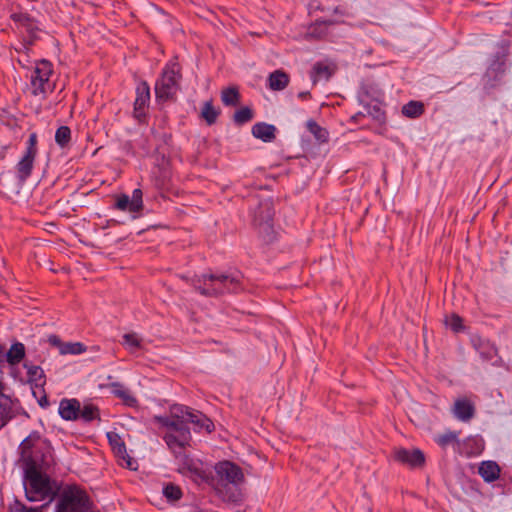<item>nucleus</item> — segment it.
<instances>
[{
    "instance_id": "14",
    "label": "nucleus",
    "mask_w": 512,
    "mask_h": 512,
    "mask_svg": "<svg viewBox=\"0 0 512 512\" xmlns=\"http://www.w3.org/2000/svg\"><path fill=\"white\" fill-rule=\"evenodd\" d=\"M58 411L64 420L75 421L79 419L80 402L77 399H62Z\"/></svg>"
},
{
    "instance_id": "11",
    "label": "nucleus",
    "mask_w": 512,
    "mask_h": 512,
    "mask_svg": "<svg viewBox=\"0 0 512 512\" xmlns=\"http://www.w3.org/2000/svg\"><path fill=\"white\" fill-rule=\"evenodd\" d=\"M48 342L52 346H55L59 349V353L61 355H78L82 354L86 351V347L81 342H62L61 339L57 335H50L48 337Z\"/></svg>"
},
{
    "instance_id": "33",
    "label": "nucleus",
    "mask_w": 512,
    "mask_h": 512,
    "mask_svg": "<svg viewBox=\"0 0 512 512\" xmlns=\"http://www.w3.org/2000/svg\"><path fill=\"white\" fill-rule=\"evenodd\" d=\"M253 111L249 107L238 109L233 115V121L238 125H243L253 119Z\"/></svg>"
},
{
    "instance_id": "44",
    "label": "nucleus",
    "mask_w": 512,
    "mask_h": 512,
    "mask_svg": "<svg viewBox=\"0 0 512 512\" xmlns=\"http://www.w3.org/2000/svg\"><path fill=\"white\" fill-rule=\"evenodd\" d=\"M310 97H311V94L309 91H303L298 94V98H300L301 100H306V99H309Z\"/></svg>"
},
{
    "instance_id": "26",
    "label": "nucleus",
    "mask_w": 512,
    "mask_h": 512,
    "mask_svg": "<svg viewBox=\"0 0 512 512\" xmlns=\"http://www.w3.org/2000/svg\"><path fill=\"white\" fill-rule=\"evenodd\" d=\"M474 346L484 360H492L497 354L495 346L490 344L488 341L479 339L478 343L474 342Z\"/></svg>"
},
{
    "instance_id": "23",
    "label": "nucleus",
    "mask_w": 512,
    "mask_h": 512,
    "mask_svg": "<svg viewBox=\"0 0 512 512\" xmlns=\"http://www.w3.org/2000/svg\"><path fill=\"white\" fill-rule=\"evenodd\" d=\"M25 356V347L22 343L17 342L11 346L6 353V362L11 365L18 364Z\"/></svg>"
},
{
    "instance_id": "35",
    "label": "nucleus",
    "mask_w": 512,
    "mask_h": 512,
    "mask_svg": "<svg viewBox=\"0 0 512 512\" xmlns=\"http://www.w3.org/2000/svg\"><path fill=\"white\" fill-rule=\"evenodd\" d=\"M71 139V130L67 126H61L57 129L55 133V141L61 146L65 147Z\"/></svg>"
},
{
    "instance_id": "1",
    "label": "nucleus",
    "mask_w": 512,
    "mask_h": 512,
    "mask_svg": "<svg viewBox=\"0 0 512 512\" xmlns=\"http://www.w3.org/2000/svg\"><path fill=\"white\" fill-rule=\"evenodd\" d=\"M191 434L186 430L166 436V444L174 455L177 471L189 476L197 484H207L218 493H223L230 485L238 486L244 482V473L237 464L224 460L215 464L214 473L204 467L202 461L192 458L187 448Z\"/></svg>"
},
{
    "instance_id": "21",
    "label": "nucleus",
    "mask_w": 512,
    "mask_h": 512,
    "mask_svg": "<svg viewBox=\"0 0 512 512\" xmlns=\"http://www.w3.org/2000/svg\"><path fill=\"white\" fill-rule=\"evenodd\" d=\"M112 450H113L115 456L117 457L118 462L121 466L126 467L130 470L137 469V463L127 453L126 446L124 443L121 444V446L113 448Z\"/></svg>"
},
{
    "instance_id": "40",
    "label": "nucleus",
    "mask_w": 512,
    "mask_h": 512,
    "mask_svg": "<svg viewBox=\"0 0 512 512\" xmlns=\"http://www.w3.org/2000/svg\"><path fill=\"white\" fill-rule=\"evenodd\" d=\"M28 375L30 380L38 381L44 376L43 370L38 366H29L28 367Z\"/></svg>"
},
{
    "instance_id": "10",
    "label": "nucleus",
    "mask_w": 512,
    "mask_h": 512,
    "mask_svg": "<svg viewBox=\"0 0 512 512\" xmlns=\"http://www.w3.org/2000/svg\"><path fill=\"white\" fill-rule=\"evenodd\" d=\"M16 415L14 401L5 394V386L0 382V430Z\"/></svg>"
},
{
    "instance_id": "36",
    "label": "nucleus",
    "mask_w": 512,
    "mask_h": 512,
    "mask_svg": "<svg viewBox=\"0 0 512 512\" xmlns=\"http://www.w3.org/2000/svg\"><path fill=\"white\" fill-rule=\"evenodd\" d=\"M115 207L118 210L128 211L130 213L138 212V209H132L131 198L126 194H122L116 197Z\"/></svg>"
},
{
    "instance_id": "4",
    "label": "nucleus",
    "mask_w": 512,
    "mask_h": 512,
    "mask_svg": "<svg viewBox=\"0 0 512 512\" xmlns=\"http://www.w3.org/2000/svg\"><path fill=\"white\" fill-rule=\"evenodd\" d=\"M56 512H93L86 492L77 486H67L60 493Z\"/></svg>"
},
{
    "instance_id": "34",
    "label": "nucleus",
    "mask_w": 512,
    "mask_h": 512,
    "mask_svg": "<svg viewBox=\"0 0 512 512\" xmlns=\"http://www.w3.org/2000/svg\"><path fill=\"white\" fill-rule=\"evenodd\" d=\"M457 440L458 433L454 431H447L435 438L436 443L442 448H446L448 445L457 442Z\"/></svg>"
},
{
    "instance_id": "15",
    "label": "nucleus",
    "mask_w": 512,
    "mask_h": 512,
    "mask_svg": "<svg viewBox=\"0 0 512 512\" xmlns=\"http://www.w3.org/2000/svg\"><path fill=\"white\" fill-rule=\"evenodd\" d=\"M454 416L461 421H469L475 414V407L468 399H458L453 406Z\"/></svg>"
},
{
    "instance_id": "25",
    "label": "nucleus",
    "mask_w": 512,
    "mask_h": 512,
    "mask_svg": "<svg viewBox=\"0 0 512 512\" xmlns=\"http://www.w3.org/2000/svg\"><path fill=\"white\" fill-rule=\"evenodd\" d=\"M122 345L130 353L134 354L142 347V339L136 333H126L123 335Z\"/></svg>"
},
{
    "instance_id": "31",
    "label": "nucleus",
    "mask_w": 512,
    "mask_h": 512,
    "mask_svg": "<svg viewBox=\"0 0 512 512\" xmlns=\"http://www.w3.org/2000/svg\"><path fill=\"white\" fill-rule=\"evenodd\" d=\"M99 418V410L93 404H85L83 407L80 406L79 419L85 422H90L94 419Z\"/></svg>"
},
{
    "instance_id": "38",
    "label": "nucleus",
    "mask_w": 512,
    "mask_h": 512,
    "mask_svg": "<svg viewBox=\"0 0 512 512\" xmlns=\"http://www.w3.org/2000/svg\"><path fill=\"white\" fill-rule=\"evenodd\" d=\"M445 323L454 332H460L464 329L463 320L457 314H452L451 316L447 317Z\"/></svg>"
},
{
    "instance_id": "41",
    "label": "nucleus",
    "mask_w": 512,
    "mask_h": 512,
    "mask_svg": "<svg viewBox=\"0 0 512 512\" xmlns=\"http://www.w3.org/2000/svg\"><path fill=\"white\" fill-rule=\"evenodd\" d=\"M107 438L109 441V444L111 445L112 449L118 446H121L124 442L122 441L121 437L115 433V432H108Z\"/></svg>"
},
{
    "instance_id": "28",
    "label": "nucleus",
    "mask_w": 512,
    "mask_h": 512,
    "mask_svg": "<svg viewBox=\"0 0 512 512\" xmlns=\"http://www.w3.org/2000/svg\"><path fill=\"white\" fill-rule=\"evenodd\" d=\"M219 113L220 111L213 106L212 101H207L202 107L201 117L208 125H213L216 122Z\"/></svg>"
},
{
    "instance_id": "22",
    "label": "nucleus",
    "mask_w": 512,
    "mask_h": 512,
    "mask_svg": "<svg viewBox=\"0 0 512 512\" xmlns=\"http://www.w3.org/2000/svg\"><path fill=\"white\" fill-rule=\"evenodd\" d=\"M162 495L169 503L174 504L182 499L183 491L180 486L169 482L162 485Z\"/></svg>"
},
{
    "instance_id": "29",
    "label": "nucleus",
    "mask_w": 512,
    "mask_h": 512,
    "mask_svg": "<svg viewBox=\"0 0 512 512\" xmlns=\"http://www.w3.org/2000/svg\"><path fill=\"white\" fill-rule=\"evenodd\" d=\"M113 393L115 396L121 398L124 403L128 406H134L136 404V399L130 393L128 389L120 385L119 383L112 384Z\"/></svg>"
},
{
    "instance_id": "6",
    "label": "nucleus",
    "mask_w": 512,
    "mask_h": 512,
    "mask_svg": "<svg viewBox=\"0 0 512 512\" xmlns=\"http://www.w3.org/2000/svg\"><path fill=\"white\" fill-rule=\"evenodd\" d=\"M181 67L176 60L169 62L162 71V102L175 100L180 89Z\"/></svg>"
},
{
    "instance_id": "43",
    "label": "nucleus",
    "mask_w": 512,
    "mask_h": 512,
    "mask_svg": "<svg viewBox=\"0 0 512 512\" xmlns=\"http://www.w3.org/2000/svg\"><path fill=\"white\" fill-rule=\"evenodd\" d=\"M6 350L4 345H0V363L6 361Z\"/></svg>"
},
{
    "instance_id": "20",
    "label": "nucleus",
    "mask_w": 512,
    "mask_h": 512,
    "mask_svg": "<svg viewBox=\"0 0 512 512\" xmlns=\"http://www.w3.org/2000/svg\"><path fill=\"white\" fill-rule=\"evenodd\" d=\"M36 155L25 152V155L17 164L18 177L24 181L26 180L32 171L33 163Z\"/></svg>"
},
{
    "instance_id": "13",
    "label": "nucleus",
    "mask_w": 512,
    "mask_h": 512,
    "mask_svg": "<svg viewBox=\"0 0 512 512\" xmlns=\"http://www.w3.org/2000/svg\"><path fill=\"white\" fill-rule=\"evenodd\" d=\"M10 18L18 28L25 30L31 39L36 36V32L38 31L37 23L28 14L22 12H13L10 15Z\"/></svg>"
},
{
    "instance_id": "27",
    "label": "nucleus",
    "mask_w": 512,
    "mask_h": 512,
    "mask_svg": "<svg viewBox=\"0 0 512 512\" xmlns=\"http://www.w3.org/2000/svg\"><path fill=\"white\" fill-rule=\"evenodd\" d=\"M424 113V105L419 101H410L402 107V114L408 118H417Z\"/></svg>"
},
{
    "instance_id": "7",
    "label": "nucleus",
    "mask_w": 512,
    "mask_h": 512,
    "mask_svg": "<svg viewBox=\"0 0 512 512\" xmlns=\"http://www.w3.org/2000/svg\"><path fill=\"white\" fill-rule=\"evenodd\" d=\"M196 411L190 410L188 407L183 405H172L170 408L171 418L162 417V426H169L170 431L164 435V440L166 441V436L169 434H178L180 430H186L190 433L189 429L185 427L186 422H191L194 419V414Z\"/></svg>"
},
{
    "instance_id": "17",
    "label": "nucleus",
    "mask_w": 512,
    "mask_h": 512,
    "mask_svg": "<svg viewBox=\"0 0 512 512\" xmlns=\"http://www.w3.org/2000/svg\"><path fill=\"white\" fill-rule=\"evenodd\" d=\"M478 473L486 482H493L500 476V467L494 461H484L480 464Z\"/></svg>"
},
{
    "instance_id": "30",
    "label": "nucleus",
    "mask_w": 512,
    "mask_h": 512,
    "mask_svg": "<svg viewBox=\"0 0 512 512\" xmlns=\"http://www.w3.org/2000/svg\"><path fill=\"white\" fill-rule=\"evenodd\" d=\"M308 131L320 142H326L328 139V132L322 128L314 120H308L306 123Z\"/></svg>"
},
{
    "instance_id": "3",
    "label": "nucleus",
    "mask_w": 512,
    "mask_h": 512,
    "mask_svg": "<svg viewBox=\"0 0 512 512\" xmlns=\"http://www.w3.org/2000/svg\"><path fill=\"white\" fill-rule=\"evenodd\" d=\"M239 273H210L197 276L192 285L200 294L216 297L225 293H236L242 289Z\"/></svg>"
},
{
    "instance_id": "45",
    "label": "nucleus",
    "mask_w": 512,
    "mask_h": 512,
    "mask_svg": "<svg viewBox=\"0 0 512 512\" xmlns=\"http://www.w3.org/2000/svg\"><path fill=\"white\" fill-rule=\"evenodd\" d=\"M39 404L42 406V407H46L48 406L49 402H48V399L46 396H44L42 399L39 400Z\"/></svg>"
},
{
    "instance_id": "39",
    "label": "nucleus",
    "mask_w": 512,
    "mask_h": 512,
    "mask_svg": "<svg viewBox=\"0 0 512 512\" xmlns=\"http://www.w3.org/2000/svg\"><path fill=\"white\" fill-rule=\"evenodd\" d=\"M131 204L132 209H138V211L142 209V191L140 189H135L133 191L131 197Z\"/></svg>"
},
{
    "instance_id": "12",
    "label": "nucleus",
    "mask_w": 512,
    "mask_h": 512,
    "mask_svg": "<svg viewBox=\"0 0 512 512\" xmlns=\"http://www.w3.org/2000/svg\"><path fill=\"white\" fill-rule=\"evenodd\" d=\"M150 99L149 87L146 83H141L136 89V99L134 102V116L142 120L145 116V110Z\"/></svg>"
},
{
    "instance_id": "8",
    "label": "nucleus",
    "mask_w": 512,
    "mask_h": 512,
    "mask_svg": "<svg viewBox=\"0 0 512 512\" xmlns=\"http://www.w3.org/2000/svg\"><path fill=\"white\" fill-rule=\"evenodd\" d=\"M396 461L411 468L422 467L425 463V456L420 449L398 448L394 451Z\"/></svg>"
},
{
    "instance_id": "19",
    "label": "nucleus",
    "mask_w": 512,
    "mask_h": 512,
    "mask_svg": "<svg viewBox=\"0 0 512 512\" xmlns=\"http://www.w3.org/2000/svg\"><path fill=\"white\" fill-rule=\"evenodd\" d=\"M269 88L274 91H281L289 84V75L282 70L272 72L268 77Z\"/></svg>"
},
{
    "instance_id": "9",
    "label": "nucleus",
    "mask_w": 512,
    "mask_h": 512,
    "mask_svg": "<svg viewBox=\"0 0 512 512\" xmlns=\"http://www.w3.org/2000/svg\"><path fill=\"white\" fill-rule=\"evenodd\" d=\"M273 216L274 209L272 202L270 200L262 201L254 211V223L267 231L272 228Z\"/></svg>"
},
{
    "instance_id": "5",
    "label": "nucleus",
    "mask_w": 512,
    "mask_h": 512,
    "mask_svg": "<svg viewBox=\"0 0 512 512\" xmlns=\"http://www.w3.org/2000/svg\"><path fill=\"white\" fill-rule=\"evenodd\" d=\"M52 66L48 61L36 64L31 74V92L34 96L44 97L47 92L53 91L54 84L50 81Z\"/></svg>"
},
{
    "instance_id": "46",
    "label": "nucleus",
    "mask_w": 512,
    "mask_h": 512,
    "mask_svg": "<svg viewBox=\"0 0 512 512\" xmlns=\"http://www.w3.org/2000/svg\"><path fill=\"white\" fill-rule=\"evenodd\" d=\"M155 94H156V98L159 97V90H158V83L156 82V85H155Z\"/></svg>"
},
{
    "instance_id": "18",
    "label": "nucleus",
    "mask_w": 512,
    "mask_h": 512,
    "mask_svg": "<svg viewBox=\"0 0 512 512\" xmlns=\"http://www.w3.org/2000/svg\"><path fill=\"white\" fill-rule=\"evenodd\" d=\"M333 73L334 69L330 65L324 62H316L311 71L313 85H316V83L322 79L326 81L329 80Z\"/></svg>"
},
{
    "instance_id": "16",
    "label": "nucleus",
    "mask_w": 512,
    "mask_h": 512,
    "mask_svg": "<svg viewBox=\"0 0 512 512\" xmlns=\"http://www.w3.org/2000/svg\"><path fill=\"white\" fill-rule=\"evenodd\" d=\"M276 128L274 125L265 122H258L252 127V134L255 138L264 142H271L275 139Z\"/></svg>"
},
{
    "instance_id": "2",
    "label": "nucleus",
    "mask_w": 512,
    "mask_h": 512,
    "mask_svg": "<svg viewBox=\"0 0 512 512\" xmlns=\"http://www.w3.org/2000/svg\"><path fill=\"white\" fill-rule=\"evenodd\" d=\"M20 451L26 465V498L32 502L48 499V505L61 492L58 483L42 472L54 464L51 446L41 440L39 435L31 434L20 444Z\"/></svg>"
},
{
    "instance_id": "24",
    "label": "nucleus",
    "mask_w": 512,
    "mask_h": 512,
    "mask_svg": "<svg viewBox=\"0 0 512 512\" xmlns=\"http://www.w3.org/2000/svg\"><path fill=\"white\" fill-rule=\"evenodd\" d=\"M221 101L225 106H237L240 102V93L237 87H228L221 92Z\"/></svg>"
},
{
    "instance_id": "37",
    "label": "nucleus",
    "mask_w": 512,
    "mask_h": 512,
    "mask_svg": "<svg viewBox=\"0 0 512 512\" xmlns=\"http://www.w3.org/2000/svg\"><path fill=\"white\" fill-rule=\"evenodd\" d=\"M47 506V504H44L40 507L31 508L27 507L23 503H21L18 500H15L9 507L10 512H43V509Z\"/></svg>"
},
{
    "instance_id": "42",
    "label": "nucleus",
    "mask_w": 512,
    "mask_h": 512,
    "mask_svg": "<svg viewBox=\"0 0 512 512\" xmlns=\"http://www.w3.org/2000/svg\"><path fill=\"white\" fill-rule=\"evenodd\" d=\"M37 135L35 133L30 134L29 140H28V147L26 149V153L36 155L37 149Z\"/></svg>"
},
{
    "instance_id": "32",
    "label": "nucleus",
    "mask_w": 512,
    "mask_h": 512,
    "mask_svg": "<svg viewBox=\"0 0 512 512\" xmlns=\"http://www.w3.org/2000/svg\"><path fill=\"white\" fill-rule=\"evenodd\" d=\"M192 423L199 427L200 429H205L208 433H210L214 429V424L210 418H207L204 414L199 411H196L194 414V419Z\"/></svg>"
}]
</instances>
